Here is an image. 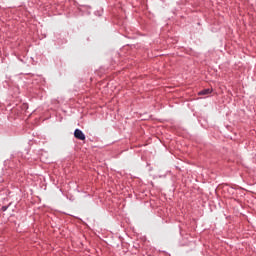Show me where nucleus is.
Masks as SVG:
<instances>
[{
    "label": "nucleus",
    "instance_id": "1",
    "mask_svg": "<svg viewBox=\"0 0 256 256\" xmlns=\"http://www.w3.org/2000/svg\"><path fill=\"white\" fill-rule=\"evenodd\" d=\"M74 137L80 141H85V134L80 129L74 131Z\"/></svg>",
    "mask_w": 256,
    "mask_h": 256
},
{
    "label": "nucleus",
    "instance_id": "2",
    "mask_svg": "<svg viewBox=\"0 0 256 256\" xmlns=\"http://www.w3.org/2000/svg\"><path fill=\"white\" fill-rule=\"evenodd\" d=\"M212 92H213V90L208 88V89H204V90L200 91L198 93V95H211Z\"/></svg>",
    "mask_w": 256,
    "mask_h": 256
}]
</instances>
